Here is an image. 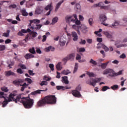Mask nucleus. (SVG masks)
<instances>
[{
    "label": "nucleus",
    "instance_id": "11",
    "mask_svg": "<svg viewBox=\"0 0 127 127\" xmlns=\"http://www.w3.org/2000/svg\"><path fill=\"white\" fill-rule=\"evenodd\" d=\"M62 82L63 83H64V84H66V85H68L69 84V81H68V77L67 76H63L62 77Z\"/></svg>",
    "mask_w": 127,
    "mask_h": 127
},
{
    "label": "nucleus",
    "instance_id": "5",
    "mask_svg": "<svg viewBox=\"0 0 127 127\" xmlns=\"http://www.w3.org/2000/svg\"><path fill=\"white\" fill-rule=\"evenodd\" d=\"M100 81H101L100 78L94 79L93 78H91L87 80L86 83L90 86H93V87H95V86H96V83H99Z\"/></svg>",
    "mask_w": 127,
    "mask_h": 127
},
{
    "label": "nucleus",
    "instance_id": "36",
    "mask_svg": "<svg viewBox=\"0 0 127 127\" xmlns=\"http://www.w3.org/2000/svg\"><path fill=\"white\" fill-rule=\"evenodd\" d=\"M5 49V46L1 45H0V51H3Z\"/></svg>",
    "mask_w": 127,
    "mask_h": 127
},
{
    "label": "nucleus",
    "instance_id": "55",
    "mask_svg": "<svg viewBox=\"0 0 127 127\" xmlns=\"http://www.w3.org/2000/svg\"><path fill=\"white\" fill-rule=\"evenodd\" d=\"M81 7V6L80 5V4H76L75 5V8H77V9H80Z\"/></svg>",
    "mask_w": 127,
    "mask_h": 127
},
{
    "label": "nucleus",
    "instance_id": "51",
    "mask_svg": "<svg viewBox=\"0 0 127 127\" xmlns=\"http://www.w3.org/2000/svg\"><path fill=\"white\" fill-rule=\"evenodd\" d=\"M57 75L56 76V78H58V79H60V78H61V76L60 75V73L57 71Z\"/></svg>",
    "mask_w": 127,
    "mask_h": 127
},
{
    "label": "nucleus",
    "instance_id": "15",
    "mask_svg": "<svg viewBox=\"0 0 127 127\" xmlns=\"http://www.w3.org/2000/svg\"><path fill=\"white\" fill-rule=\"evenodd\" d=\"M30 22L31 23H34L35 24H38L39 23H40V20H38L37 19L30 20Z\"/></svg>",
    "mask_w": 127,
    "mask_h": 127
},
{
    "label": "nucleus",
    "instance_id": "48",
    "mask_svg": "<svg viewBox=\"0 0 127 127\" xmlns=\"http://www.w3.org/2000/svg\"><path fill=\"white\" fill-rule=\"evenodd\" d=\"M11 42V40L8 39L5 41V44H7L8 43H10Z\"/></svg>",
    "mask_w": 127,
    "mask_h": 127
},
{
    "label": "nucleus",
    "instance_id": "43",
    "mask_svg": "<svg viewBox=\"0 0 127 127\" xmlns=\"http://www.w3.org/2000/svg\"><path fill=\"white\" fill-rule=\"evenodd\" d=\"M87 74L88 75L89 77H94V73L93 72H87Z\"/></svg>",
    "mask_w": 127,
    "mask_h": 127
},
{
    "label": "nucleus",
    "instance_id": "34",
    "mask_svg": "<svg viewBox=\"0 0 127 127\" xmlns=\"http://www.w3.org/2000/svg\"><path fill=\"white\" fill-rule=\"evenodd\" d=\"M48 83L47 81H43L41 83H40V85L41 86H47V84Z\"/></svg>",
    "mask_w": 127,
    "mask_h": 127
},
{
    "label": "nucleus",
    "instance_id": "45",
    "mask_svg": "<svg viewBox=\"0 0 127 127\" xmlns=\"http://www.w3.org/2000/svg\"><path fill=\"white\" fill-rule=\"evenodd\" d=\"M56 88L57 90H61V89H64L65 87L63 86H57Z\"/></svg>",
    "mask_w": 127,
    "mask_h": 127
},
{
    "label": "nucleus",
    "instance_id": "10",
    "mask_svg": "<svg viewBox=\"0 0 127 127\" xmlns=\"http://www.w3.org/2000/svg\"><path fill=\"white\" fill-rule=\"evenodd\" d=\"M46 10H50V11H52L53 9V6L52 5V3L49 4L46 6L45 8Z\"/></svg>",
    "mask_w": 127,
    "mask_h": 127
},
{
    "label": "nucleus",
    "instance_id": "4",
    "mask_svg": "<svg viewBox=\"0 0 127 127\" xmlns=\"http://www.w3.org/2000/svg\"><path fill=\"white\" fill-rule=\"evenodd\" d=\"M123 71L120 70L118 73L115 72L113 69L108 68L105 69L104 71H103V75H107L109 74V76L111 77H114V76H118V75H122Z\"/></svg>",
    "mask_w": 127,
    "mask_h": 127
},
{
    "label": "nucleus",
    "instance_id": "58",
    "mask_svg": "<svg viewBox=\"0 0 127 127\" xmlns=\"http://www.w3.org/2000/svg\"><path fill=\"white\" fill-rule=\"evenodd\" d=\"M97 41H98V42H102L103 41V39H102V38H97Z\"/></svg>",
    "mask_w": 127,
    "mask_h": 127
},
{
    "label": "nucleus",
    "instance_id": "28",
    "mask_svg": "<svg viewBox=\"0 0 127 127\" xmlns=\"http://www.w3.org/2000/svg\"><path fill=\"white\" fill-rule=\"evenodd\" d=\"M70 73H71V72L70 71V70H64L61 72V74H63L64 75H68V74H70Z\"/></svg>",
    "mask_w": 127,
    "mask_h": 127
},
{
    "label": "nucleus",
    "instance_id": "42",
    "mask_svg": "<svg viewBox=\"0 0 127 127\" xmlns=\"http://www.w3.org/2000/svg\"><path fill=\"white\" fill-rule=\"evenodd\" d=\"M17 72L18 73V74H22L23 73V71H22V69H21V68H18L17 69Z\"/></svg>",
    "mask_w": 127,
    "mask_h": 127
},
{
    "label": "nucleus",
    "instance_id": "17",
    "mask_svg": "<svg viewBox=\"0 0 127 127\" xmlns=\"http://www.w3.org/2000/svg\"><path fill=\"white\" fill-rule=\"evenodd\" d=\"M43 10L41 9L40 7H38L35 11L36 14H40V13H42Z\"/></svg>",
    "mask_w": 127,
    "mask_h": 127
},
{
    "label": "nucleus",
    "instance_id": "7",
    "mask_svg": "<svg viewBox=\"0 0 127 127\" xmlns=\"http://www.w3.org/2000/svg\"><path fill=\"white\" fill-rule=\"evenodd\" d=\"M42 27V25L37 24H32V26L30 27V28L32 30H39Z\"/></svg>",
    "mask_w": 127,
    "mask_h": 127
},
{
    "label": "nucleus",
    "instance_id": "1",
    "mask_svg": "<svg viewBox=\"0 0 127 127\" xmlns=\"http://www.w3.org/2000/svg\"><path fill=\"white\" fill-rule=\"evenodd\" d=\"M15 96H9L8 97H6L3 96H0V99H4V101L2 103V108H5L6 105L9 103V102H20L23 104L25 109H30L33 106L34 102L33 99H31L30 97L28 96L27 97H23L21 96H17L15 98Z\"/></svg>",
    "mask_w": 127,
    "mask_h": 127
},
{
    "label": "nucleus",
    "instance_id": "26",
    "mask_svg": "<svg viewBox=\"0 0 127 127\" xmlns=\"http://www.w3.org/2000/svg\"><path fill=\"white\" fill-rule=\"evenodd\" d=\"M10 33V31L9 30H7L6 33H4L2 35V36L4 37H9V33Z\"/></svg>",
    "mask_w": 127,
    "mask_h": 127
},
{
    "label": "nucleus",
    "instance_id": "21",
    "mask_svg": "<svg viewBox=\"0 0 127 127\" xmlns=\"http://www.w3.org/2000/svg\"><path fill=\"white\" fill-rule=\"evenodd\" d=\"M109 62H107V63L102 64L100 65L102 69H103V70L106 69L107 68V66H108V64H109Z\"/></svg>",
    "mask_w": 127,
    "mask_h": 127
},
{
    "label": "nucleus",
    "instance_id": "23",
    "mask_svg": "<svg viewBox=\"0 0 127 127\" xmlns=\"http://www.w3.org/2000/svg\"><path fill=\"white\" fill-rule=\"evenodd\" d=\"M54 51L55 50V48H52V46H49L45 49V51L46 52H49V51Z\"/></svg>",
    "mask_w": 127,
    "mask_h": 127
},
{
    "label": "nucleus",
    "instance_id": "52",
    "mask_svg": "<svg viewBox=\"0 0 127 127\" xmlns=\"http://www.w3.org/2000/svg\"><path fill=\"white\" fill-rule=\"evenodd\" d=\"M65 43H66L65 42L62 41V42H60V45H61V46H64Z\"/></svg>",
    "mask_w": 127,
    "mask_h": 127
},
{
    "label": "nucleus",
    "instance_id": "37",
    "mask_svg": "<svg viewBox=\"0 0 127 127\" xmlns=\"http://www.w3.org/2000/svg\"><path fill=\"white\" fill-rule=\"evenodd\" d=\"M108 89H110V87H109L107 86H105L102 87V91L103 92H105V91H107Z\"/></svg>",
    "mask_w": 127,
    "mask_h": 127
},
{
    "label": "nucleus",
    "instance_id": "18",
    "mask_svg": "<svg viewBox=\"0 0 127 127\" xmlns=\"http://www.w3.org/2000/svg\"><path fill=\"white\" fill-rule=\"evenodd\" d=\"M23 82H24V80H23L22 79H18V80H16L13 81V84H14L15 85H17L18 86L19 85L20 83H23Z\"/></svg>",
    "mask_w": 127,
    "mask_h": 127
},
{
    "label": "nucleus",
    "instance_id": "30",
    "mask_svg": "<svg viewBox=\"0 0 127 127\" xmlns=\"http://www.w3.org/2000/svg\"><path fill=\"white\" fill-rule=\"evenodd\" d=\"M57 21H58V17H55V18H54L52 20V24L53 25V24H55V23H56V22H57Z\"/></svg>",
    "mask_w": 127,
    "mask_h": 127
},
{
    "label": "nucleus",
    "instance_id": "44",
    "mask_svg": "<svg viewBox=\"0 0 127 127\" xmlns=\"http://www.w3.org/2000/svg\"><path fill=\"white\" fill-rule=\"evenodd\" d=\"M28 73L29 74L31 75V76H33L34 75H35V73H33V71L31 70H28Z\"/></svg>",
    "mask_w": 127,
    "mask_h": 127
},
{
    "label": "nucleus",
    "instance_id": "33",
    "mask_svg": "<svg viewBox=\"0 0 127 127\" xmlns=\"http://www.w3.org/2000/svg\"><path fill=\"white\" fill-rule=\"evenodd\" d=\"M89 63H91V64H93V65H97V62L94 61V60H93L92 59H91L90 60V61H89Z\"/></svg>",
    "mask_w": 127,
    "mask_h": 127
},
{
    "label": "nucleus",
    "instance_id": "27",
    "mask_svg": "<svg viewBox=\"0 0 127 127\" xmlns=\"http://www.w3.org/2000/svg\"><path fill=\"white\" fill-rule=\"evenodd\" d=\"M30 35L32 36V37H33L34 38V37H36L38 35L37 33L36 32H34L33 31H32L30 33Z\"/></svg>",
    "mask_w": 127,
    "mask_h": 127
},
{
    "label": "nucleus",
    "instance_id": "62",
    "mask_svg": "<svg viewBox=\"0 0 127 127\" xmlns=\"http://www.w3.org/2000/svg\"><path fill=\"white\" fill-rule=\"evenodd\" d=\"M100 53H101V54L103 55V58L106 57V54H105V52L104 51H103V50L100 51Z\"/></svg>",
    "mask_w": 127,
    "mask_h": 127
},
{
    "label": "nucleus",
    "instance_id": "3",
    "mask_svg": "<svg viewBox=\"0 0 127 127\" xmlns=\"http://www.w3.org/2000/svg\"><path fill=\"white\" fill-rule=\"evenodd\" d=\"M57 102V98L55 96H46L42 98L37 104V107H43L45 105H55Z\"/></svg>",
    "mask_w": 127,
    "mask_h": 127
},
{
    "label": "nucleus",
    "instance_id": "9",
    "mask_svg": "<svg viewBox=\"0 0 127 127\" xmlns=\"http://www.w3.org/2000/svg\"><path fill=\"white\" fill-rule=\"evenodd\" d=\"M71 36L73 37V41H77L78 40V35H77V33L75 32H72Z\"/></svg>",
    "mask_w": 127,
    "mask_h": 127
},
{
    "label": "nucleus",
    "instance_id": "16",
    "mask_svg": "<svg viewBox=\"0 0 127 127\" xmlns=\"http://www.w3.org/2000/svg\"><path fill=\"white\" fill-rule=\"evenodd\" d=\"M98 6L100 7L101 8H106V6H103V2H100L97 4H94V7H98Z\"/></svg>",
    "mask_w": 127,
    "mask_h": 127
},
{
    "label": "nucleus",
    "instance_id": "63",
    "mask_svg": "<svg viewBox=\"0 0 127 127\" xmlns=\"http://www.w3.org/2000/svg\"><path fill=\"white\" fill-rule=\"evenodd\" d=\"M76 60H80V59H81V56H80L79 55H77L76 57Z\"/></svg>",
    "mask_w": 127,
    "mask_h": 127
},
{
    "label": "nucleus",
    "instance_id": "6",
    "mask_svg": "<svg viewBox=\"0 0 127 127\" xmlns=\"http://www.w3.org/2000/svg\"><path fill=\"white\" fill-rule=\"evenodd\" d=\"M99 19L100 21L102 22L101 24H103V25H105V26H108L109 24L106 23L105 21L108 19V18H107V16H106L105 14H102L100 15L99 17Z\"/></svg>",
    "mask_w": 127,
    "mask_h": 127
},
{
    "label": "nucleus",
    "instance_id": "54",
    "mask_svg": "<svg viewBox=\"0 0 127 127\" xmlns=\"http://www.w3.org/2000/svg\"><path fill=\"white\" fill-rule=\"evenodd\" d=\"M120 58H122V59H125V58H126V55L125 54H123L120 56Z\"/></svg>",
    "mask_w": 127,
    "mask_h": 127
},
{
    "label": "nucleus",
    "instance_id": "2",
    "mask_svg": "<svg viewBox=\"0 0 127 127\" xmlns=\"http://www.w3.org/2000/svg\"><path fill=\"white\" fill-rule=\"evenodd\" d=\"M65 19L66 23H68L70 26H72L73 29L78 30L81 28V26H79L81 24V22L78 20L76 14L73 15H66Z\"/></svg>",
    "mask_w": 127,
    "mask_h": 127
},
{
    "label": "nucleus",
    "instance_id": "29",
    "mask_svg": "<svg viewBox=\"0 0 127 127\" xmlns=\"http://www.w3.org/2000/svg\"><path fill=\"white\" fill-rule=\"evenodd\" d=\"M104 34L106 35L107 38H112V35H111L109 32H104Z\"/></svg>",
    "mask_w": 127,
    "mask_h": 127
},
{
    "label": "nucleus",
    "instance_id": "12",
    "mask_svg": "<svg viewBox=\"0 0 127 127\" xmlns=\"http://www.w3.org/2000/svg\"><path fill=\"white\" fill-rule=\"evenodd\" d=\"M64 2V0H62V1H60L57 4L55 11L56 12L57 11V10H58V9H59V7H60V5H61V4H62V3H63Z\"/></svg>",
    "mask_w": 127,
    "mask_h": 127
},
{
    "label": "nucleus",
    "instance_id": "46",
    "mask_svg": "<svg viewBox=\"0 0 127 127\" xmlns=\"http://www.w3.org/2000/svg\"><path fill=\"white\" fill-rule=\"evenodd\" d=\"M9 96H17V94L16 93V91H14L13 92L11 93Z\"/></svg>",
    "mask_w": 127,
    "mask_h": 127
},
{
    "label": "nucleus",
    "instance_id": "25",
    "mask_svg": "<svg viewBox=\"0 0 127 127\" xmlns=\"http://www.w3.org/2000/svg\"><path fill=\"white\" fill-rule=\"evenodd\" d=\"M29 52L31 53V54H36V52L35 51V49L34 47H32L31 49H29Z\"/></svg>",
    "mask_w": 127,
    "mask_h": 127
},
{
    "label": "nucleus",
    "instance_id": "20",
    "mask_svg": "<svg viewBox=\"0 0 127 127\" xmlns=\"http://www.w3.org/2000/svg\"><path fill=\"white\" fill-rule=\"evenodd\" d=\"M44 91H45V90H36V91H34V92H32L31 93V95H36V94H40L41 92H44Z\"/></svg>",
    "mask_w": 127,
    "mask_h": 127
},
{
    "label": "nucleus",
    "instance_id": "31",
    "mask_svg": "<svg viewBox=\"0 0 127 127\" xmlns=\"http://www.w3.org/2000/svg\"><path fill=\"white\" fill-rule=\"evenodd\" d=\"M1 90L3 92H5V93L8 92V89H7V87H6L5 86H3V87H1Z\"/></svg>",
    "mask_w": 127,
    "mask_h": 127
},
{
    "label": "nucleus",
    "instance_id": "41",
    "mask_svg": "<svg viewBox=\"0 0 127 127\" xmlns=\"http://www.w3.org/2000/svg\"><path fill=\"white\" fill-rule=\"evenodd\" d=\"M88 22L89 23V25L91 26L93 25V18H90L88 20Z\"/></svg>",
    "mask_w": 127,
    "mask_h": 127
},
{
    "label": "nucleus",
    "instance_id": "64",
    "mask_svg": "<svg viewBox=\"0 0 127 127\" xmlns=\"http://www.w3.org/2000/svg\"><path fill=\"white\" fill-rule=\"evenodd\" d=\"M79 19H80V20H84V17H83V16L79 15Z\"/></svg>",
    "mask_w": 127,
    "mask_h": 127
},
{
    "label": "nucleus",
    "instance_id": "8",
    "mask_svg": "<svg viewBox=\"0 0 127 127\" xmlns=\"http://www.w3.org/2000/svg\"><path fill=\"white\" fill-rule=\"evenodd\" d=\"M5 76L6 77H9V76H15V73L11 70L6 71L4 72Z\"/></svg>",
    "mask_w": 127,
    "mask_h": 127
},
{
    "label": "nucleus",
    "instance_id": "47",
    "mask_svg": "<svg viewBox=\"0 0 127 127\" xmlns=\"http://www.w3.org/2000/svg\"><path fill=\"white\" fill-rule=\"evenodd\" d=\"M43 80H45L46 81H50V80H51V78H50L49 77H47V76H44Z\"/></svg>",
    "mask_w": 127,
    "mask_h": 127
},
{
    "label": "nucleus",
    "instance_id": "19",
    "mask_svg": "<svg viewBox=\"0 0 127 127\" xmlns=\"http://www.w3.org/2000/svg\"><path fill=\"white\" fill-rule=\"evenodd\" d=\"M62 63L61 62L59 63L57 65H56V68L57 70L59 71H60V70H62Z\"/></svg>",
    "mask_w": 127,
    "mask_h": 127
},
{
    "label": "nucleus",
    "instance_id": "39",
    "mask_svg": "<svg viewBox=\"0 0 127 127\" xmlns=\"http://www.w3.org/2000/svg\"><path fill=\"white\" fill-rule=\"evenodd\" d=\"M77 70H78V64H75L74 69L73 70V73H76V72H77Z\"/></svg>",
    "mask_w": 127,
    "mask_h": 127
},
{
    "label": "nucleus",
    "instance_id": "38",
    "mask_svg": "<svg viewBox=\"0 0 127 127\" xmlns=\"http://www.w3.org/2000/svg\"><path fill=\"white\" fill-rule=\"evenodd\" d=\"M25 81H27L29 84H31L32 83V80L29 78H26L25 79Z\"/></svg>",
    "mask_w": 127,
    "mask_h": 127
},
{
    "label": "nucleus",
    "instance_id": "14",
    "mask_svg": "<svg viewBox=\"0 0 127 127\" xmlns=\"http://www.w3.org/2000/svg\"><path fill=\"white\" fill-rule=\"evenodd\" d=\"M20 13H22L23 16H27L28 15V13L26 12V9H25L20 10Z\"/></svg>",
    "mask_w": 127,
    "mask_h": 127
},
{
    "label": "nucleus",
    "instance_id": "50",
    "mask_svg": "<svg viewBox=\"0 0 127 127\" xmlns=\"http://www.w3.org/2000/svg\"><path fill=\"white\" fill-rule=\"evenodd\" d=\"M118 25L119 23L117 21H115V23L113 24H112V26H113V27H115V26H118Z\"/></svg>",
    "mask_w": 127,
    "mask_h": 127
},
{
    "label": "nucleus",
    "instance_id": "49",
    "mask_svg": "<svg viewBox=\"0 0 127 127\" xmlns=\"http://www.w3.org/2000/svg\"><path fill=\"white\" fill-rule=\"evenodd\" d=\"M79 52H85V48H80L79 49Z\"/></svg>",
    "mask_w": 127,
    "mask_h": 127
},
{
    "label": "nucleus",
    "instance_id": "60",
    "mask_svg": "<svg viewBox=\"0 0 127 127\" xmlns=\"http://www.w3.org/2000/svg\"><path fill=\"white\" fill-rule=\"evenodd\" d=\"M36 52H37V53H38V54H41V53H42V52H41V50H40V49H38V48L37 49Z\"/></svg>",
    "mask_w": 127,
    "mask_h": 127
},
{
    "label": "nucleus",
    "instance_id": "56",
    "mask_svg": "<svg viewBox=\"0 0 127 127\" xmlns=\"http://www.w3.org/2000/svg\"><path fill=\"white\" fill-rule=\"evenodd\" d=\"M20 67L21 68V69H26V66H25V65L24 64H21Z\"/></svg>",
    "mask_w": 127,
    "mask_h": 127
},
{
    "label": "nucleus",
    "instance_id": "32",
    "mask_svg": "<svg viewBox=\"0 0 127 127\" xmlns=\"http://www.w3.org/2000/svg\"><path fill=\"white\" fill-rule=\"evenodd\" d=\"M111 89H112V90H118V89H119V85L115 84L114 85H113V86H111Z\"/></svg>",
    "mask_w": 127,
    "mask_h": 127
},
{
    "label": "nucleus",
    "instance_id": "40",
    "mask_svg": "<svg viewBox=\"0 0 127 127\" xmlns=\"http://www.w3.org/2000/svg\"><path fill=\"white\" fill-rule=\"evenodd\" d=\"M49 67L52 71H54V64H49Z\"/></svg>",
    "mask_w": 127,
    "mask_h": 127
},
{
    "label": "nucleus",
    "instance_id": "53",
    "mask_svg": "<svg viewBox=\"0 0 127 127\" xmlns=\"http://www.w3.org/2000/svg\"><path fill=\"white\" fill-rule=\"evenodd\" d=\"M46 38H47L46 35L43 36L42 42H44L45 41H46Z\"/></svg>",
    "mask_w": 127,
    "mask_h": 127
},
{
    "label": "nucleus",
    "instance_id": "35",
    "mask_svg": "<svg viewBox=\"0 0 127 127\" xmlns=\"http://www.w3.org/2000/svg\"><path fill=\"white\" fill-rule=\"evenodd\" d=\"M68 60H69L68 59V57H66L62 60V61H63V62H64V64H66V63H67V61H68Z\"/></svg>",
    "mask_w": 127,
    "mask_h": 127
},
{
    "label": "nucleus",
    "instance_id": "22",
    "mask_svg": "<svg viewBox=\"0 0 127 127\" xmlns=\"http://www.w3.org/2000/svg\"><path fill=\"white\" fill-rule=\"evenodd\" d=\"M72 94L73 96H81V94L80 93V92H79L77 90H73L72 91Z\"/></svg>",
    "mask_w": 127,
    "mask_h": 127
},
{
    "label": "nucleus",
    "instance_id": "57",
    "mask_svg": "<svg viewBox=\"0 0 127 127\" xmlns=\"http://www.w3.org/2000/svg\"><path fill=\"white\" fill-rule=\"evenodd\" d=\"M79 44H83V45L86 44V40H81V41L79 42Z\"/></svg>",
    "mask_w": 127,
    "mask_h": 127
},
{
    "label": "nucleus",
    "instance_id": "24",
    "mask_svg": "<svg viewBox=\"0 0 127 127\" xmlns=\"http://www.w3.org/2000/svg\"><path fill=\"white\" fill-rule=\"evenodd\" d=\"M67 57L68 60H74V58H75V55L72 54L67 56Z\"/></svg>",
    "mask_w": 127,
    "mask_h": 127
},
{
    "label": "nucleus",
    "instance_id": "59",
    "mask_svg": "<svg viewBox=\"0 0 127 127\" xmlns=\"http://www.w3.org/2000/svg\"><path fill=\"white\" fill-rule=\"evenodd\" d=\"M18 35H19V36H23V35H24V34H23L22 32L21 31L18 33Z\"/></svg>",
    "mask_w": 127,
    "mask_h": 127
},
{
    "label": "nucleus",
    "instance_id": "61",
    "mask_svg": "<svg viewBox=\"0 0 127 127\" xmlns=\"http://www.w3.org/2000/svg\"><path fill=\"white\" fill-rule=\"evenodd\" d=\"M103 49L105 50V51H106V52H108V51L109 50V48H108L107 46H104L103 47Z\"/></svg>",
    "mask_w": 127,
    "mask_h": 127
},
{
    "label": "nucleus",
    "instance_id": "13",
    "mask_svg": "<svg viewBox=\"0 0 127 127\" xmlns=\"http://www.w3.org/2000/svg\"><path fill=\"white\" fill-rule=\"evenodd\" d=\"M24 57L25 59H31V58H34V55L31 54H26Z\"/></svg>",
    "mask_w": 127,
    "mask_h": 127
}]
</instances>
